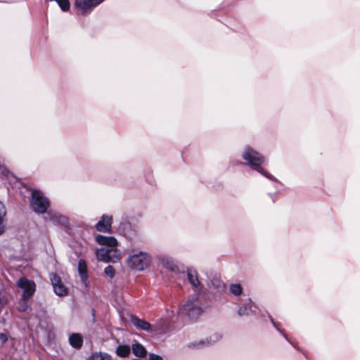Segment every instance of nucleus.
<instances>
[{
	"mask_svg": "<svg viewBox=\"0 0 360 360\" xmlns=\"http://www.w3.org/2000/svg\"><path fill=\"white\" fill-rule=\"evenodd\" d=\"M186 274L188 281L192 287L196 290H200L202 286L198 278L196 270L193 268H188Z\"/></svg>",
	"mask_w": 360,
	"mask_h": 360,
	"instance_id": "nucleus-11",
	"label": "nucleus"
},
{
	"mask_svg": "<svg viewBox=\"0 0 360 360\" xmlns=\"http://www.w3.org/2000/svg\"><path fill=\"white\" fill-rule=\"evenodd\" d=\"M46 1H56L63 11H68L70 9V4L69 0H45Z\"/></svg>",
	"mask_w": 360,
	"mask_h": 360,
	"instance_id": "nucleus-23",
	"label": "nucleus"
},
{
	"mask_svg": "<svg viewBox=\"0 0 360 360\" xmlns=\"http://www.w3.org/2000/svg\"><path fill=\"white\" fill-rule=\"evenodd\" d=\"M18 288L22 290V296L24 297H31L36 291V284L32 280L25 277H21L16 282Z\"/></svg>",
	"mask_w": 360,
	"mask_h": 360,
	"instance_id": "nucleus-6",
	"label": "nucleus"
},
{
	"mask_svg": "<svg viewBox=\"0 0 360 360\" xmlns=\"http://www.w3.org/2000/svg\"><path fill=\"white\" fill-rule=\"evenodd\" d=\"M198 297L194 295L183 302L179 308V313L188 316L190 319L196 318L201 312V308L198 303Z\"/></svg>",
	"mask_w": 360,
	"mask_h": 360,
	"instance_id": "nucleus-4",
	"label": "nucleus"
},
{
	"mask_svg": "<svg viewBox=\"0 0 360 360\" xmlns=\"http://www.w3.org/2000/svg\"><path fill=\"white\" fill-rule=\"evenodd\" d=\"M221 335L219 333H216L212 334L210 338L207 340V345L214 344L218 341H219L221 338Z\"/></svg>",
	"mask_w": 360,
	"mask_h": 360,
	"instance_id": "nucleus-25",
	"label": "nucleus"
},
{
	"mask_svg": "<svg viewBox=\"0 0 360 360\" xmlns=\"http://www.w3.org/2000/svg\"><path fill=\"white\" fill-rule=\"evenodd\" d=\"M30 297H24L21 296L18 303V309L20 311H25L28 308L27 300Z\"/></svg>",
	"mask_w": 360,
	"mask_h": 360,
	"instance_id": "nucleus-24",
	"label": "nucleus"
},
{
	"mask_svg": "<svg viewBox=\"0 0 360 360\" xmlns=\"http://www.w3.org/2000/svg\"><path fill=\"white\" fill-rule=\"evenodd\" d=\"M30 204L35 212L44 214L49 207V200L40 190H33Z\"/></svg>",
	"mask_w": 360,
	"mask_h": 360,
	"instance_id": "nucleus-3",
	"label": "nucleus"
},
{
	"mask_svg": "<svg viewBox=\"0 0 360 360\" xmlns=\"http://www.w3.org/2000/svg\"><path fill=\"white\" fill-rule=\"evenodd\" d=\"M77 270L81 281L85 285V287H87L89 285L87 265L84 259H80L78 261Z\"/></svg>",
	"mask_w": 360,
	"mask_h": 360,
	"instance_id": "nucleus-12",
	"label": "nucleus"
},
{
	"mask_svg": "<svg viewBox=\"0 0 360 360\" xmlns=\"http://www.w3.org/2000/svg\"><path fill=\"white\" fill-rule=\"evenodd\" d=\"M253 308H255L253 302L251 300H249L248 303L239 307L238 310V314L240 316L250 315L252 313H255V310Z\"/></svg>",
	"mask_w": 360,
	"mask_h": 360,
	"instance_id": "nucleus-14",
	"label": "nucleus"
},
{
	"mask_svg": "<svg viewBox=\"0 0 360 360\" xmlns=\"http://www.w3.org/2000/svg\"><path fill=\"white\" fill-rule=\"evenodd\" d=\"M112 223V217L111 215L103 214L100 220L96 223L95 227L97 231L103 233H110Z\"/></svg>",
	"mask_w": 360,
	"mask_h": 360,
	"instance_id": "nucleus-10",
	"label": "nucleus"
},
{
	"mask_svg": "<svg viewBox=\"0 0 360 360\" xmlns=\"http://www.w3.org/2000/svg\"><path fill=\"white\" fill-rule=\"evenodd\" d=\"M86 360H112V356L105 352H96L91 354Z\"/></svg>",
	"mask_w": 360,
	"mask_h": 360,
	"instance_id": "nucleus-19",
	"label": "nucleus"
},
{
	"mask_svg": "<svg viewBox=\"0 0 360 360\" xmlns=\"http://www.w3.org/2000/svg\"><path fill=\"white\" fill-rule=\"evenodd\" d=\"M69 342L72 347L79 349L83 344V338L79 333H72L69 337Z\"/></svg>",
	"mask_w": 360,
	"mask_h": 360,
	"instance_id": "nucleus-16",
	"label": "nucleus"
},
{
	"mask_svg": "<svg viewBox=\"0 0 360 360\" xmlns=\"http://www.w3.org/2000/svg\"><path fill=\"white\" fill-rule=\"evenodd\" d=\"M148 360H164L163 358L158 354L150 353L148 356Z\"/></svg>",
	"mask_w": 360,
	"mask_h": 360,
	"instance_id": "nucleus-27",
	"label": "nucleus"
},
{
	"mask_svg": "<svg viewBox=\"0 0 360 360\" xmlns=\"http://www.w3.org/2000/svg\"><path fill=\"white\" fill-rule=\"evenodd\" d=\"M6 214V208L4 204L0 201V236L4 232V219Z\"/></svg>",
	"mask_w": 360,
	"mask_h": 360,
	"instance_id": "nucleus-21",
	"label": "nucleus"
},
{
	"mask_svg": "<svg viewBox=\"0 0 360 360\" xmlns=\"http://www.w3.org/2000/svg\"><path fill=\"white\" fill-rule=\"evenodd\" d=\"M96 241L101 245H105L108 248H116L118 245L117 240L112 236L98 235L96 236Z\"/></svg>",
	"mask_w": 360,
	"mask_h": 360,
	"instance_id": "nucleus-13",
	"label": "nucleus"
},
{
	"mask_svg": "<svg viewBox=\"0 0 360 360\" xmlns=\"http://www.w3.org/2000/svg\"><path fill=\"white\" fill-rule=\"evenodd\" d=\"M8 340V336L6 333H0V342L1 344H4Z\"/></svg>",
	"mask_w": 360,
	"mask_h": 360,
	"instance_id": "nucleus-28",
	"label": "nucleus"
},
{
	"mask_svg": "<svg viewBox=\"0 0 360 360\" xmlns=\"http://www.w3.org/2000/svg\"><path fill=\"white\" fill-rule=\"evenodd\" d=\"M131 321L133 323V325L136 326L137 328L143 330H149L150 328V324L149 323L144 320L140 319L139 318L135 316H131Z\"/></svg>",
	"mask_w": 360,
	"mask_h": 360,
	"instance_id": "nucleus-15",
	"label": "nucleus"
},
{
	"mask_svg": "<svg viewBox=\"0 0 360 360\" xmlns=\"http://www.w3.org/2000/svg\"><path fill=\"white\" fill-rule=\"evenodd\" d=\"M230 292L235 296H239L243 292V288L239 283H231L229 286Z\"/></svg>",
	"mask_w": 360,
	"mask_h": 360,
	"instance_id": "nucleus-22",
	"label": "nucleus"
},
{
	"mask_svg": "<svg viewBox=\"0 0 360 360\" xmlns=\"http://www.w3.org/2000/svg\"><path fill=\"white\" fill-rule=\"evenodd\" d=\"M104 274L110 278H112L115 275V270L113 266L108 265L105 268Z\"/></svg>",
	"mask_w": 360,
	"mask_h": 360,
	"instance_id": "nucleus-26",
	"label": "nucleus"
},
{
	"mask_svg": "<svg viewBox=\"0 0 360 360\" xmlns=\"http://www.w3.org/2000/svg\"><path fill=\"white\" fill-rule=\"evenodd\" d=\"M270 320H271V322L272 323V324L274 325V326L278 330H279V329L277 327V325L276 323L274 322V319H272V317L270 316Z\"/></svg>",
	"mask_w": 360,
	"mask_h": 360,
	"instance_id": "nucleus-30",
	"label": "nucleus"
},
{
	"mask_svg": "<svg viewBox=\"0 0 360 360\" xmlns=\"http://www.w3.org/2000/svg\"><path fill=\"white\" fill-rule=\"evenodd\" d=\"M96 259L105 263H115L120 260L121 252L116 248H101L96 251Z\"/></svg>",
	"mask_w": 360,
	"mask_h": 360,
	"instance_id": "nucleus-5",
	"label": "nucleus"
},
{
	"mask_svg": "<svg viewBox=\"0 0 360 360\" xmlns=\"http://www.w3.org/2000/svg\"><path fill=\"white\" fill-rule=\"evenodd\" d=\"M158 262L164 268L175 274H179L181 272V268L178 262L172 257L160 255L157 257Z\"/></svg>",
	"mask_w": 360,
	"mask_h": 360,
	"instance_id": "nucleus-7",
	"label": "nucleus"
},
{
	"mask_svg": "<svg viewBox=\"0 0 360 360\" xmlns=\"http://www.w3.org/2000/svg\"><path fill=\"white\" fill-rule=\"evenodd\" d=\"M8 172L7 171V169L5 167L0 165V174H1L4 175V176H7Z\"/></svg>",
	"mask_w": 360,
	"mask_h": 360,
	"instance_id": "nucleus-29",
	"label": "nucleus"
},
{
	"mask_svg": "<svg viewBox=\"0 0 360 360\" xmlns=\"http://www.w3.org/2000/svg\"><path fill=\"white\" fill-rule=\"evenodd\" d=\"M241 157L252 169L270 180H275L274 176L262 167L266 160L265 158L255 148L250 146H245L241 153Z\"/></svg>",
	"mask_w": 360,
	"mask_h": 360,
	"instance_id": "nucleus-1",
	"label": "nucleus"
},
{
	"mask_svg": "<svg viewBox=\"0 0 360 360\" xmlns=\"http://www.w3.org/2000/svg\"><path fill=\"white\" fill-rule=\"evenodd\" d=\"M50 219L54 224L65 226L68 224V219L61 214L54 212L50 213Z\"/></svg>",
	"mask_w": 360,
	"mask_h": 360,
	"instance_id": "nucleus-18",
	"label": "nucleus"
},
{
	"mask_svg": "<svg viewBox=\"0 0 360 360\" xmlns=\"http://www.w3.org/2000/svg\"><path fill=\"white\" fill-rule=\"evenodd\" d=\"M104 0H75V6L83 15L89 13Z\"/></svg>",
	"mask_w": 360,
	"mask_h": 360,
	"instance_id": "nucleus-9",
	"label": "nucleus"
},
{
	"mask_svg": "<svg viewBox=\"0 0 360 360\" xmlns=\"http://www.w3.org/2000/svg\"><path fill=\"white\" fill-rule=\"evenodd\" d=\"M54 292L60 297L65 296L68 293V288L63 283L62 280L59 276L55 273L49 274Z\"/></svg>",
	"mask_w": 360,
	"mask_h": 360,
	"instance_id": "nucleus-8",
	"label": "nucleus"
},
{
	"mask_svg": "<svg viewBox=\"0 0 360 360\" xmlns=\"http://www.w3.org/2000/svg\"><path fill=\"white\" fill-rule=\"evenodd\" d=\"M125 263L132 270L143 271L150 266L152 257L148 252L140 249H132L129 253Z\"/></svg>",
	"mask_w": 360,
	"mask_h": 360,
	"instance_id": "nucleus-2",
	"label": "nucleus"
},
{
	"mask_svg": "<svg viewBox=\"0 0 360 360\" xmlns=\"http://www.w3.org/2000/svg\"><path fill=\"white\" fill-rule=\"evenodd\" d=\"M131 348L127 345H119L116 349V354L120 357H127L129 355Z\"/></svg>",
	"mask_w": 360,
	"mask_h": 360,
	"instance_id": "nucleus-20",
	"label": "nucleus"
},
{
	"mask_svg": "<svg viewBox=\"0 0 360 360\" xmlns=\"http://www.w3.org/2000/svg\"><path fill=\"white\" fill-rule=\"evenodd\" d=\"M133 354L138 357H144L147 354L146 348L140 343H134L131 346Z\"/></svg>",
	"mask_w": 360,
	"mask_h": 360,
	"instance_id": "nucleus-17",
	"label": "nucleus"
}]
</instances>
